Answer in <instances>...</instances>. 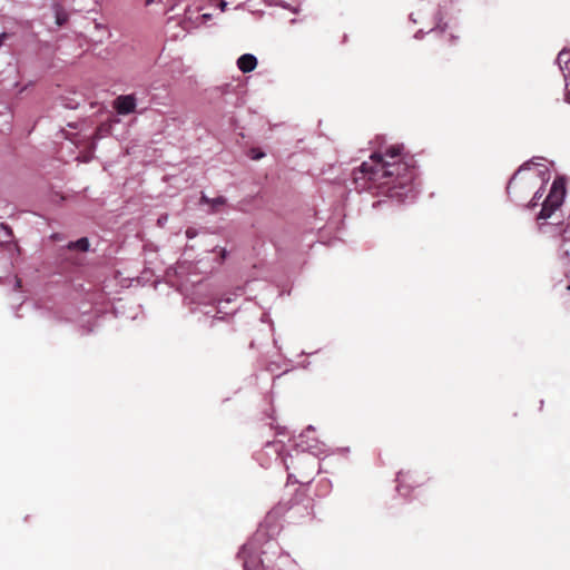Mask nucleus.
Returning <instances> with one entry per match:
<instances>
[{
    "label": "nucleus",
    "instance_id": "2",
    "mask_svg": "<svg viewBox=\"0 0 570 570\" xmlns=\"http://www.w3.org/2000/svg\"><path fill=\"white\" fill-rule=\"evenodd\" d=\"M278 552L277 542L272 539L265 527L261 525L254 535L242 547L238 558L244 570H303L297 562L285 552L278 553L275 562L271 556Z\"/></svg>",
    "mask_w": 570,
    "mask_h": 570
},
{
    "label": "nucleus",
    "instance_id": "8",
    "mask_svg": "<svg viewBox=\"0 0 570 570\" xmlns=\"http://www.w3.org/2000/svg\"><path fill=\"white\" fill-rule=\"evenodd\" d=\"M284 443L279 440L267 442L263 450V455L273 459L275 462H279L288 471L291 464L287 461V455L283 454Z\"/></svg>",
    "mask_w": 570,
    "mask_h": 570
},
{
    "label": "nucleus",
    "instance_id": "5",
    "mask_svg": "<svg viewBox=\"0 0 570 570\" xmlns=\"http://www.w3.org/2000/svg\"><path fill=\"white\" fill-rule=\"evenodd\" d=\"M314 433V428L308 426L294 440L295 458L292 454L289 455L294 469L303 463H311L315 468L317 465L315 458L327 454L326 445L317 440Z\"/></svg>",
    "mask_w": 570,
    "mask_h": 570
},
{
    "label": "nucleus",
    "instance_id": "21",
    "mask_svg": "<svg viewBox=\"0 0 570 570\" xmlns=\"http://www.w3.org/2000/svg\"><path fill=\"white\" fill-rule=\"evenodd\" d=\"M154 1L155 0H145V6H147V4H149V3L154 2Z\"/></svg>",
    "mask_w": 570,
    "mask_h": 570
},
{
    "label": "nucleus",
    "instance_id": "20",
    "mask_svg": "<svg viewBox=\"0 0 570 570\" xmlns=\"http://www.w3.org/2000/svg\"><path fill=\"white\" fill-rule=\"evenodd\" d=\"M220 6H222V10H224V8L227 6V3L225 1H222Z\"/></svg>",
    "mask_w": 570,
    "mask_h": 570
},
{
    "label": "nucleus",
    "instance_id": "9",
    "mask_svg": "<svg viewBox=\"0 0 570 570\" xmlns=\"http://www.w3.org/2000/svg\"><path fill=\"white\" fill-rule=\"evenodd\" d=\"M557 63L564 78V101L570 105V50L563 49L557 57Z\"/></svg>",
    "mask_w": 570,
    "mask_h": 570
},
{
    "label": "nucleus",
    "instance_id": "17",
    "mask_svg": "<svg viewBox=\"0 0 570 570\" xmlns=\"http://www.w3.org/2000/svg\"><path fill=\"white\" fill-rule=\"evenodd\" d=\"M9 37H10V36H9V33H7V32H2V33L0 35V46H2V43L4 42V40H6V39H8Z\"/></svg>",
    "mask_w": 570,
    "mask_h": 570
},
{
    "label": "nucleus",
    "instance_id": "6",
    "mask_svg": "<svg viewBox=\"0 0 570 570\" xmlns=\"http://www.w3.org/2000/svg\"><path fill=\"white\" fill-rule=\"evenodd\" d=\"M396 490L400 495L409 497L410 491L423 482V478L416 471H400L396 475Z\"/></svg>",
    "mask_w": 570,
    "mask_h": 570
},
{
    "label": "nucleus",
    "instance_id": "10",
    "mask_svg": "<svg viewBox=\"0 0 570 570\" xmlns=\"http://www.w3.org/2000/svg\"><path fill=\"white\" fill-rule=\"evenodd\" d=\"M112 107L119 115H122V116L129 115V114L134 112V110L136 108V98L134 95L118 96L114 100Z\"/></svg>",
    "mask_w": 570,
    "mask_h": 570
},
{
    "label": "nucleus",
    "instance_id": "3",
    "mask_svg": "<svg viewBox=\"0 0 570 570\" xmlns=\"http://www.w3.org/2000/svg\"><path fill=\"white\" fill-rule=\"evenodd\" d=\"M566 181L563 178L553 180L549 194L541 203V210L537 216L538 230L547 237L560 236L558 256L563 265H570V222H551L556 212L559 210L566 198Z\"/></svg>",
    "mask_w": 570,
    "mask_h": 570
},
{
    "label": "nucleus",
    "instance_id": "18",
    "mask_svg": "<svg viewBox=\"0 0 570 570\" xmlns=\"http://www.w3.org/2000/svg\"><path fill=\"white\" fill-rule=\"evenodd\" d=\"M423 35H424L423 30H419V31L415 32L414 38L415 39H422Z\"/></svg>",
    "mask_w": 570,
    "mask_h": 570
},
{
    "label": "nucleus",
    "instance_id": "15",
    "mask_svg": "<svg viewBox=\"0 0 570 570\" xmlns=\"http://www.w3.org/2000/svg\"><path fill=\"white\" fill-rule=\"evenodd\" d=\"M68 20V14L61 10V9H57L56 10V22L58 26H62L67 22Z\"/></svg>",
    "mask_w": 570,
    "mask_h": 570
},
{
    "label": "nucleus",
    "instance_id": "19",
    "mask_svg": "<svg viewBox=\"0 0 570 570\" xmlns=\"http://www.w3.org/2000/svg\"><path fill=\"white\" fill-rule=\"evenodd\" d=\"M303 480H294V482H299V483H304L305 481H307L309 479V474L307 475H302Z\"/></svg>",
    "mask_w": 570,
    "mask_h": 570
},
{
    "label": "nucleus",
    "instance_id": "11",
    "mask_svg": "<svg viewBox=\"0 0 570 570\" xmlns=\"http://www.w3.org/2000/svg\"><path fill=\"white\" fill-rule=\"evenodd\" d=\"M256 66L257 58L252 53H244L237 59V67L244 73L253 71Z\"/></svg>",
    "mask_w": 570,
    "mask_h": 570
},
{
    "label": "nucleus",
    "instance_id": "13",
    "mask_svg": "<svg viewBox=\"0 0 570 570\" xmlns=\"http://www.w3.org/2000/svg\"><path fill=\"white\" fill-rule=\"evenodd\" d=\"M69 249H77L81 252H87L89 248V240L86 237H82L76 242H70L68 244Z\"/></svg>",
    "mask_w": 570,
    "mask_h": 570
},
{
    "label": "nucleus",
    "instance_id": "14",
    "mask_svg": "<svg viewBox=\"0 0 570 570\" xmlns=\"http://www.w3.org/2000/svg\"><path fill=\"white\" fill-rule=\"evenodd\" d=\"M543 187L544 186L538 185V187L534 188L535 189L534 194H533L531 200L527 205L528 208L531 209V208H534L538 206L539 200L542 198V195H543Z\"/></svg>",
    "mask_w": 570,
    "mask_h": 570
},
{
    "label": "nucleus",
    "instance_id": "1",
    "mask_svg": "<svg viewBox=\"0 0 570 570\" xmlns=\"http://www.w3.org/2000/svg\"><path fill=\"white\" fill-rule=\"evenodd\" d=\"M356 189L370 190L396 203L412 202L419 193V169L401 144L382 145L353 171Z\"/></svg>",
    "mask_w": 570,
    "mask_h": 570
},
{
    "label": "nucleus",
    "instance_id": "23",
    "mask_svg": "<svg viewBox=\"0 0 570 570\" xmlns=\"http://www.w3.org/2000/svg\"><path fill=\"white\" fill-rule=\"evenodd\" d=\"M104 127H105V125L100 126V127L98 128V132H101V131L104 130Z\"/></svg>",
    "mask_w": 570,
    "mask_h": 570
},
{
    "label": "nucleus",
    "instance_id": "7",
    "mask_svg": "<svg viewBox=\"0 0 570 570\" xmlns=\"http://www.w3.org/2000/svg\"><path fill=\"white\" fill-rule=\"evenodd\" d=\"M435 9L430 2L422 1L420 4V8L416 12H412L410 14V19L414 22H421L424 20V17L426 13H433V23L434 26L430 29V32H444L445 31V24H442V18L440 17L439 12H434Z\"/></svg>",
    "mask_w": 570,
    "mask_h": 570
},
{
    "label": "nucleus",
    "instance_id": "16",
    "mask_svg": "<svg viewBox=\"0 0 570 570\" xmlns=\"http://www.w3.org/2000/svg\"><path fill=\"white\" fill-rule=\"evenodd\" d=\"M196 235H197V230L195 228L189 227L186 229L187 238L191 239V238L196 237Z\"/></svg>",
    "mask_w": 570,
    "mask_h": 570
},
{
    "label": "nucleus",
    "instance_id": "24",
    "mask_svg": "<svg viewBox=\"0 0 570 570\" xmlns=\"http://www.w3.org/2000/svg\"><path fill=\"white\" fill-rule=\"evenodd\" d=\"M263 156V154H259L257 156H254L255 159H259Z\"/></svg>",
    "mask_w": 570,
    "mask_h": 570
},
{
    "label": "nucleus",
    "instance_id": "22",
    "mask_svg": "<svg viewBox=\"0 0 570 570\" xmlns=\"http://www.w3.org/2000/svg\"><path fill=\"white\" fill-rule=\"evenodd\" d=\"M295 475L293 473H288V480L291 481Z\"/></svg>",
    "mask_w": 570,
    "mask_h": 570
},
{
    "label": "nucleus",
    "instance_id": "12",
    "mask_svg": "<svg viewBox=\"0 0 570 570\" xmlns=\"http://www.w3.org/2000/svg\"><path fill=\"white\" fill-rule=\"evenodd\" d=\"M227 199L223 196H218L215 198H209L206 194H202L200 204L210 206L212 213H216L219 208L226 205Z\"/></svg>",
    "mask_w": 570,
    "mask_h": 570
},
{
    "label": "nucleus",
    "instance_id": "4",
    "mask_svg": "<svg viewBox=\"0 0 570 570\" xmlns=\"http://www.w3.org/2000/svg\"><path fill=\"white\" fill-rule=\"evenodd\" d=\"M541 160L532 158L524 163L510 179L507 191L515 202L523 200L538 185L544 186L550 180V169Z\"/></svg>",
    "mask_w": 570,
    "mask_h": 570
}]
</instances>
